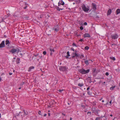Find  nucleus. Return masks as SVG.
Wrapping results in <instances>:
<instances>
[{
	"label": "nucleus",
	"mask_w": 120,
	"mask_h": 120,
	"mask_svg": "<svg viewBox=\"0 0 120 120\" xmlns=\"http://www.w3.org/2000/svg\"><path fill=\"white\" fill-rule=\"evenodd\" d=\"M14 46H12L11 48H13V49H11L9 51V52H11V53L14 54L15 53L18 54L19 52H21V51L18 48H16L15 49Z\"/></svg>",
	"instance_id": "1"
},
{
	"label": "nucleus",
	"mask_w": 120,
	"mask_h": 120,
	"mask_svg": "<svg viewBox=\"0 0 120 120\" xmlns=\"http://www.w3.org/2000/svg\"><path fill=\"white\" fill-rule=\"evenodd\" d=\"M90 71L89 69H88L86 70L83 69H82L80 70L79 71L82 74H85L88 73Z\"/></svg>",
	"instance_id": "2"
},
{
	"label": "nucleus",
	"mask_w": 120,
	"mask_h": 120,
	"mask_svg": "<svg viewBox=\"0 0 120 120\" xmlns=\"http://www.w3.org/2000/svg\"><path fill=\"white\" fill-rule=\"evenodd\" d=\"M88 8H87L84 4H83L82 6V8L85 12H87L89 10V8L87 6Z\"/></svg>",
	"instance_id": "3"
},
{
	"label": "nucleus",
	"mask_w": 120,
	"mask_h": 120,
	"mask_svg": "<svg viewBox=\"0 0 120 120\" xmlns=\"http://www.w3.org/2000/svg\"><path fill=\"white\" fill-rule=\"evenodd\" d=\"M68 69L65 66H60L59 68L60 71H64L67 70Z\"/></svg>",
	"instance_id": "4"
},
{
	"label": "nucleus",
	"mask_w": 120,
	"mask_h": 120,
	"mask_svg": "<svg viewBox=\"0 0 120 120\" xmlns=\"http://www.w3.org/2000/svg\"><path fill=\"white\" fill-rule=\"evenodd\" d=\"M119 36L117 34H114L112 35L111 37L112 39H115L118 38Z\"/></svg>",
	"instance_id": "5"
},
{
	"label": "nucleus",
	"mask_w": 120,
	"mask_h": 120,
	"mask_svg": "<svg viewBox=\"0 0 120 120\" xmlns=\"http://www.w3.org/2000/svg\"><path fill=\"white\" fill-rule=\"evenodd\" d=\"M5 41L4 40L2 41L1 43L0 44V48H4L5 47Z\"/></svg>",
	"instance_id": "6"
},
{
	"label": "nucleus",
	"mask_w": 120,
	"mask_h": 120,
	"mask_svg": "<svg viewBox=\"0 0 120 120\" xmlns=\"http://www.w3.org/2000/svg\"><path fill=\"white\" fill-rule=\"evenodd\" d=\"M23 112L24 113V114L23 115H21L23 117L28 115V113L27 110L25 111V110H23Z\"/></svg>",
	"instance_id": "7"
},
{
	"label": "nucleus",
	"mask_w": 120,
	"mask_h": 120,
	"mask_svg": "<svg viewBox=\"0 0 120 120\" xmlns=\"http://www.w3.org/2000/svg\"><path fill=\"white\" fill-rule=\"evenodd\" d=\"M92 7L93 9L94 10H95L97 9V6L96 4L94 3H93L92 4Z\"/></svg>",
	"instance_id": "8"
},
{
	"label": "nucleus",
	"mask_w": 120,
	"mask_h": 120,
	"mask_svg": "<svg viewBox=\"0 0 120 120\" xmlns=\"http://www.w3.org/2000/svg\"><path fill=\"white\" fill-rule=\"evenodd\" d=\"M83 36L84 38H90V35L88 33H85Z\"/></svg>",
	"instance_id": "9"
},
{
	"label": "nucleus",
	"mask_w": 120,
	"mask_h": 120,
	"mask_svg": "<svg viewBox=\"0 0 120 120\" xmlns=\"http://www.w3.org/2000/svg\"><path fill=\"white\" fill-rule=\"evenodd\" d=\"M100 110L99 109H96L94 113H95V114L97 116H99L98 115V112H100Z\"/></svg>",
	"instance_id": "10"
},
{
	"label": "nucleus",
	"mask_w": 120,
	"mask_h": 120,
	"mask_svg": "<svg viewBox=\"0 0 120 120\" xmlns=\"http://www.w3.org/2000/svg\"><path fill=\"white\" fill-rule=\"evenodd\" d=\"M112 12V10L111 9H109L107 12V15H110Z\"/></svg>",
	"instance_id": "11"
},
{
	"label": "nucleus",
	"mask_w": 120,
	"mask_h": 120,
	"mask_svg": "<svg viewBox=\"0 0 120 120\" xmlns=\"http://www.w3.org/2000/svg\"><path fill=\"white\" fill-rule=\"evenodd\" d=\"M34 68V67L33 66H30L29 68L28 71L29 72H30L31 71V70L33 69Z\"/></svg>",
	"instance_id": "12"
},
{
	"label": "nucleus",
	"mask_w": 120,
	"mask_h": 120,
	"mask_svg": "<svg viewBox=\"0 0 120 120\" xmlns=\"http://www.w3.org/2000/svg\"><path fill=\"white\" fill-rule=\"evenodd\" d=\"M116 15H118L119 14H120V9L118 8L116 11Z\"/></svg>",
	"instance_id": "13"
},
{
	"label": "nucleus",
	"mask_w": 120,
	"mask_h": 120,
	"mask_svg": "<svg viewBox=\"0 0 120 120\" xmlns=\"http://www.w3.org/2000/svg\"><path fill=\"white\" fill-rule=\"evenodd\" d=\"M56 9L57 11H60V10H62L64 9L63 8H60L56 6Z\"/></svg>",
	"instance_id": "14"
},
{
	"label": "nucleus",
	"mask_w": 120,
	"mask_h": 120,
	"mask_svg": "<svg viewBox=\"0 0 120 120\" xmlns=\"http://www.w3.org/2000/svg\"><path fill=\"white\" fill-rule=\"evenodd\" d=\"M20 59L19 58H16V63L17 64H18L20 63Z\"/></svg>",
	"instance_id": "15"
},
{
	"label": "nucleus",
	"mask_w": 120,
	"mask_h": 120,
	"mask_svg": "<svg viewBox=\"0 0 120 120\" xmlns=\"http://www.w3.org/2000/svg\"><path fill=\"white\" fill-rule=\"evenodd\" d=\"M67 56H65V57L67 59L69 58L68 56H70V55L69 54V52L68 51L67 52Z\"/></svg>",
	"instance_id": "16"
},
{
	"label": "nucleus",
	"mask_w": 120,
	"mask_h": 120,
	"mask_svg": "<svg viewBox=\"0 0 120 120\" xmlns=\"http://www.w3.org/2000/svg\"><path fill=\"white\" fill-rule=\"evenodd\" d=\"M10 42L9 41L8 39L6 40L5 41V44L6 45H8L10 44Z\"/></svg>",
	"instance_id": "17"
},
{
	"label": "nucleus",
	"mask_w": 120,
	"mask_h": 120,
	"mask_svg": "<svg viewBox=\"0 0 120 120\" xmlns=\"http://www.w3.org/2000/svg\"><path fill=\"white\" fill-rule=\"evenodd\" d=\"M84 63L86 64V65H88L89 64V63L88 60H86L84 61Z\"/></svg>",
	"instance_id": "18"
},
{
	"label": "nucleus",
	"mask_w": 120,
	"mask_h": 120,
	"mask_svg": "<svg viewBox=\"0 0 120 120\" xmlns=\"http://www.w3.org/2000/svg\"><path fill=\"white\" fill-rule=\"evenodd\" d=\"M53 30H54L55 31L58 32L59 31V29L58 28H56L54 27L53 28Z\"/></svg>",
	"instance_id": "19"
},
{
	"label": "nucleus",
	"mask_w": 120,
	"mask_h": 120,
	"mask_svg": "<svg viewBox=\"0 0 120 120\" xmlns=\"http://www.w3.org/2000/svg\"><path fill=\"white\" fill-rule=\"evenodd\" d=\"M93 69L92 71L93 72L95 73H97V71L96 70V68H93Z\"/></svg>",
	"instance_id": "20"
},
{
	"label": "nucleus",
	"mask_w": 120,
	"mask_h": 120,
	"mask_svg": "<svg viewBox=\"0 0 120 120\" xmlns=\"http://www.w3.org/2000/svg\"><path fill=\"white\" fill-rule=\"evenodd\" d=\"M38 113L41 116H43V113L42 112H41L40 111H38Z\"/></svg>",
	"instance_id": "21"
},
{
	"label": "nucleus",
	"mask_w": 120,
	"mask_h": 120,
	"mask_svg": "<svg viewBox=\"0 0 120 120\" xmlns=\"http://www.w3.org/2000/svg\"><path fill=\"white\" fill-rule=\"evenodd\" d=\"M59 2H60V3H61V5H64L65 3L63 1V0H60L59 1Z\"/></svg>",
	"instance_id": "22"
},
{
	"label": "nucleus",
	"mask_w": 120,
	"mask_h": 120,
	"mask_svg": "<svg viewBox=\"0 0 120 120\" xmlns=\"http://www.w3.org/2000/svg\"><path fill=\"white\" fill-rule=\"evenodd\" d=\"M110 58L111 60H112L114 61L115 60H116V59L115 57H110Z\"/></svg>",
	"instance_id": "23"
},
{
	"label": "nucleus",
	"mask_w": 120,
	"mask_h": 120,
	"mask_svg": "<svg viewBox=\"0 0 120 120\" xmlns=\"http://www.w3.org/2000/svg\"><path fill=\"white\" fill-rule=\"evenodd\" d=\"M91 110L93 112V113H94L96 110L95 108L92 107L91 108Z\"/></svg>",
	"instance_id": "24"
},
{
	"label": "nucleus",
	"mask_w": 120,
	"mask_h": 120,
	"mask_svg": "<svg viewBox=\"0 0 120 120\" xmlns=\"http://www.w3.org/2000/svg\"><path fill=\"white\" fill-rule=\"evenodd\" d=\"M75 57H76V58H77V57H79L80 56V55L79 54H78L77 53H75Z\"/></svg>",
	"instance_id": "25"
},
{
	"label": "nucleus",
	"mask_w": 120,
	"mask_h": 120,
	"mask_svg": "<svg viewBox=\"0 0 120 120\" xmlns=\"http://www.w3.org/2000/svg\"><path fill=\"white\" fill-rule=\"evenodd\" d=\"M78 86H79L81 87L83 86V83H82L81 84L79 83L78 84Z\"/></svg>",
	"instance_id": "26"
},
{
	"label": "nucleus",
	"mask_w": 120,
	"mask_h": 120,
	"mask_svg": "<svg viewBox=\"0 0 120 120\" xmlns=\"http://www.w3.org/2000/svg\"><path fill=\"white\" fill-rule=\"evenodd\" d=\"M49 50L51 51V52H55L54 50L53 49L50 48Z\"/></svg>",
	"instance_id": "27"
},
{
	"label": "nucleus",
	"mask_w": 120,
	"mask_h": 120,
	"mask_svg": "<svg viewBox=\"0 0 120 120\" xmlns=\"http://www.w3.org/2000/svg\"><path fill=\"white\" fill-rule=\"evenodd\" d=\"M84 49L85 50H88L89 49V47L88 46H86L85 47Z\"/></svg>",
	"instance_id": "28"
},
{
	"label": "nucleus",
	"mask_w": 120,
	"mask_h": 120,
	"mask_svg": "<svg viewBox=\"0 0 120 120\" xmlns=\"http://www.w3.org/2000/svg\"><path fill=\"white\" fill-rule=\"evenodd\" d=\"M115 86H112V87H111L110 88V90H113L114 89V88H115Z\"/></svg>",
	"instance_id": "29"
},
{
	"label": "nucleus",
	"mask_w": 120,
	"mask_h": 120,
	"mask_svg": "<svg viewBox=\"0 0 120 120\" xmlns=\"http://www.w3.org/2000/svg\"><path fill=\"white\" fill-rule=\"evenodd\" d=\"M25 6L24 8V9H26V8H27L28 4L26 3H25Z\"/></svg>",
	"instance_id": "30"
},
{
	"label": "nucleus",
	"mask_w": 120,
	"mask_h": 120,
	"mask_svg": "<svg viewBox=\"0 0 120 120\" xmlns=\"http://www.w3.org/2000/svg\"><path fill=\"white\" fill-rule=\"evenodd\" d=\"M87 94L89 95H91L92 94V93L91 92H90L89 91H88L87 92Z\"/></svg>",
	"instance_id": "31"
},
{
	"label": "nucleus",
	"mask_w": 120,
	"mask_h": 120,
	"mask_svg": "<svg viewBox=\"0 0 120 120\" xmlns=\"http://www.w3.org/2000/svg\"><path fill=\"white\" fill-rule=\"evenodd\" d=\"M96 101H94L93 102V103H92V104H93V106H95L96 105Z\"/></svg>",
	"instance_id": "32"
},
{
	"label": "nucleus",
	"mask_w": 120,
	"mask_h": 120,
	"mask_svg": "<svg viewBox=\"0 0 120 120\" xmlns=\"http://www.w3.org/2000/svg\"><path fill=\"white\" fill-rule=\"evenodd\" d=\"M72 45L73 46H75L76 47H77L78 46L76 45V44L74 42L72 44Z\"/></svg>",
	"instance_id": "33"
},
{
	"label": "nucleus",
	"mask_w": 120,
	"mask_h": 120,
	"mask_svg": "<svg viewBox=\"0 0 120 120\" xmlns=\"http://www.w3.org/2000/svg\"><path fill=\"white\" fill-rule=\"evenodd\" d=\"M75 35H76V36L77 37H80L81 36V35L80 34H77V32L75 34Z\"/></svg>",
	"instance_id": "34"
},
{
	"label": "nucleus",
	"mask_w": 120,
	"mask_h": 120,
	"mask_svg": "<svg viewBox=\"0 0 120 120\" xmlns=\"http://www.w3.org/2000/svg\"><path fill=\"white\" fill-rule=\"evenodd\" d=\"M101 118L99 117H97L96 118L95 120H101Z\"/></svg>",
	"instance_id": "35"
},
{
	"label": "nucleus",
	"mask_w": 120,
	"mask_h": 120,
	"mask_svg": "<svg viewBox=\"0 0 120 120\" xmlns=\"http://www.w3.org/2000/svg\"><path fill=\"white\" fill-rule=\"evenodd\" d=\"M64 90V89L62 90H58V91H59V92L60 93H62V91Z\"/></svg>",
	"instance_id": "36"
},
{
	"label": "nucleus",
	"mask_w": 120,
	"mask_h": 120,
	"mask_svg": "<svg viewBox=\"0 0 120 120\" xmlns=\"http://www.w3.org/2000/svg\"><path fill=\"white\" fill-rule=\"evenodd\" d=\"M47 52L46 51H44L43 52V54L44 55H46V54Z\"/></svg>",
	"instance_id": "37"
},
{
	"label": "nucleus",
	"mask_w": 120,
	"mask_h": 120,
	"mask_svg": "<svg viewBox=\"0 0 120 120\" xmlns=\"http://www.w3.org/2000/svg\"><path fill=\"white\" fill-rule=\"evenodd\" d=\"M19 115V113H17L15 114V117H16V116H18Z\"/></svg>",
	"instance_id": "38"
},
{
	"label": "nucleus",
	"mask_w": 120,
	"mask_h": 120,
	"mask_svg": "<svg viewBox=\"0 0 120 120\" xmlns=\"http://www.w3.org/2000/svg\"><path fill=\"white\" fill-rule=\"evenodd\" d=\"M80 29L81 30H82L83 29V27L82 26H81L80 27Z\"/></svg>",
	"instance_id": "39"
},
{
	"label": "nucleus",
	"mask_w": 120,
	"mask_h": 120,
	"mask_svg": "<svg viewBox=\"0 0 120 120\" xmlns=\"http://www.w3.org/2000/svg\"><path fill=\"white\" fill-rule=\"evenodd\" d=\"M87 114H89V116L91 115V112H90L88 111L87 112Z\"/></svg>",
	"instance_id": "40"
},
{
	"label": "nucleus",
	"mask_w": 120,
	"mask_h": 120,
	"mask_svg": "<svg viewBox=\"0 0 120 120\" xmlns=\"http://www.w3.org/2000/svg\"><path fill=\"white\" fill-rule=\"evenodd\" d=\"M81 106L82 107H83V108H84V109H85L86 108V107H85V106L84 105H81Z\"/></svg>",
	"instance_id": "41"
},
{
	"label": "nucleus",
	"mask_w": 120,
	"mask_h": 120,
	"mask_svg": "<svg viewBox=\"0 0 120 120\" xmlns=\"http://www.w3.org/2000/svg\"><path fill=\"white\" fill-rule=\"evenodd\" d=\"M79 24L80 25H83V24H82V22H80V21H79Z\"/></svg>",
	"instance_id": "42"
},
{
	"label": "nucleus",
	"mask_w": 120,
	"mask_h": 120,
	"mask_svg": "<svg viewBox=\"0 0 120 120\" xmlns=\"http://www.w3.org/2000/svg\"><path fill=\"white\" fill-rule=\"evenodd\" d=\"M38 54H34L33 55L34 56H35V57H37V56H38Z\"/></svg>",
	"instance_id": "43"
},
{
	"label": "nucleus",
	"mask_w": 120,
	"mask_h": 120,
	"mask_svg": "<svg viewBox=\"0 0 120 120\" xmlns=\"http://www.w3.org/2000/svg\"><path fill=\"white\" fill-rule=\"evenodd\" d=\"M71 50H72L74 52L75 51V50L72 47H71Z\"/></svg>",
	"instance_id": "44"
},
{
	"label": "nucleus",
	"mask_w": 120,
	"mask_h": 120,
	"mask_svg": "<svg viewBox=\"0 0 120 120\" xmlns=\"http://www.w3.org/2000/svg\"><path fill=\"white\" fill-rule=\"evenodd\" d=\"M109 73L108 72H106L105 73V75L106 76H108L109 75Z\"/></svg>",
	"instance_id": "45"
},
{
	"label": "nucleus",
	"mask_w": 120,
	"mask_h": 120,
	"mask_svg": "<svg viewBox=\"0 0 120 120\" xmlns=\"http://www.w3.org/2000/svg\"><path fill=\"white\" fill-rule=\"evenodd\" d=\"M24 18L26 19H27L29 18V17H28L26 16H25L24 17Z\"/></svg>",
	"instance_id": "46"
},
{
	"label": "nucleus",
	"mask_w": 120,
	"mask_h": 120,
	"mask_svg": "<svg viewBox=\"0 0 120 120\" xmlns=\"http://www.w3.org/2000/svg\"><path fill=\"white\" fill-rule=\"evenodd\" d=\"M39 56V59H41V58L42 57V55L41 54V55H38V56Z\"/></svg>",
	"instance_id": "47"
},
{
	"label": "nucleus",
	"mask_w": 120,
	"mask_h": 120,
	"mask_svg": "<svg viewBox=\"0 0 120 120\" xmlns=\"http://www.w3.org/2000/svg\"><path fill=\"white\" fill-rule=\"evenodd\" d=\"M58 6H60L61 5V3L59 2L58 3Z\"/></svg>",
	"instance_id": "48"
},
{
	"label": "nucleus",
	"mask_w": 120,
	"mask_h": 120,
	"mask_svg": "<svg viewBox=\"0 0 120 120\" xmlns=\"http://www.w3.org/2000/svg\"><path fill=\"white\" fill-rule=\"evenodd\" d=\"M75 55H74V56H71V57L72 58V59H74L75 58Z\"/></svg>",
	"instance_id": "49"
},
{
	"label": "nucleus",
	"mask_w": 120,
	"mask_h": 120,
	"mask_svg": "<svg viewBox=\"0 0 120 120\" xmlns=\"http://www.w3.org/2000/svg\"><path fill=\"white\" fill-rule=\"evenodd\" d=\"M87 23L86 22H85L83 23V24L85 25H87Z\"/></svg>",
	"instance_id": "50"
},
{
	"label": "nucleus",
	"mask_w": 120,
	"mask_h": 120,
	"mask_svg": "<svg viewBox=\"0 0 120 120\" xmlns=\"http://www.w3.org/2000/svg\"><path fill=\"white\" fill-rule=\"evenodd\" d=\"M105 114L104 115V116H100L99 117L101 118V120L102 119V118L104 117H105Z\"/></svg>",
	"instance_id": "51"
},
{
	"label": "nucleus",
	"mask_w": 120,
	"mask_h": 120,
	"mask_svg": "<svg viewBox=\"0 0 120 120\" xmlns=\"http://www.w3.org/2000/svg\"><path fill=\"white\" fill-rule=\"evenodd\" d=\"M87 79H89V80H90L91 79V78L90 77H88L87 78Z\"/></svg>",
	"instance_id": "52"
},
{
	"label": "nucleus",
	"mask_w": 120,
	"mask_h": 120,
	"mask_svg": "<svg viewBox=\"0 0 120 120\" xmlns=\"http://www.w3.org/2000/svg\"><path fill=\"white\" fill-rule=\"evenodd\" d=\"M83 41V39H81L79 40V41L81 42H82Z\"/></svg>",
	"instance_id": "53"
},
{
	"label": "nucleus",
	"mask_w": 120,
	"mask_h": 120,
	"mask_svg": "<svg viewBox=\"0 0 120 120\" xmlns=\"http://www.w3.org/2000/svg\"><path fill=\"white\" fill-rule=\"evenodd\" d=\"M104 117H105V118L103 119L104 120H106L107 119V117H105V116Z\"/></svg>",
	"instance_id": "54"
},
{
	"label": "nucleus",
	"mask_w": 120,
	"mask_h": 120,
	"mask_svg": "<svg viewBox=\"0 0 120 120\" xmlns=\"http://www.w3.org/2000/svg\"><path fill=\"white\" fill-rule=\"evenodd\" d=\"M46 115H47V114L46 113H44V114H43V116H46Z\"/></svg>",
	"instance_id": "55"
},
{
	"label": "nucleus",
	"mask_w": 120,
	"mask_h": 120,
	"mask_svg": "<svg viewBox=\"0 0 120 120\" xmlns=\"http://www.w3.org/2000/svg\"><path fill=\"white\" fill-rule=\"evenodd\" d=\"M24 84V82H23L21 84V85L22 86Z\"/></svg>",
	"instance_id": "56"
},
{
	"label": "nucleus",
	"mask_w": 120,
	"mask_h": 120,
	"mask_svg": "<svg viewBox=\"0 0 120 120\" xmlns=\"http://www.w3.org/2000/svg\"><path fill=\"white\" fill-rule=\"evenodd\" d=\"M109 101H108V102H107V103H106V104H105V105H109Z\"/></svg>",
	"instance_id": "57"
},
{
	"label": "nucleus",
	"mask_w": 120,
	"mask_h": 120,
	"mask_svg": "<svg viewBox=\"0 0 120 120\" xmlns=\"http://www.w3.org/2000/svg\"><path fill=\"white\" fill-rule=\"evenodd\" d=\"M111 45H117H117H116V44H115L114 43V44H111Z\"/></svg>",
	"instance_id": "58"
},
{
	"label": "nucleus",
	"mask_w": 120,
	"mask_h": 120,
	"mask_svg": "<svg viewBox=\"0 0 120 120\" xmlns=\"http://www.w3.org/2000/svg\"><path fill=\"white\" fill-rule=\"evenodd\" d=\"M96 18H99V16L96 15Z\"/></svg>",
	"instance_id": "59"
},
{
	"label": "nucleus",
	"mask_w": 120,
	"mask_h": 120,
	"mask_svg": "<svg viewBox=\"0 0 120 120\" xmlns=\"http://www.w3.org/2000/svg\"><path fill=\"white\" fill-rule=\"evenodd\" d=\"M90 87H87V90L88 91L90 89Z\"/></svg>",
	"instance_id": "60"
},
{
	"label": "nucleus",
	"mask_w": 120,
	"mask_h": 120,
	"mask_svg": "<svg viewBox=\"0 0 120 120\" xmlns=\"http://www.w3.org/2000/svg\"><path fill=\"white\" fill-rule=\"evenodd\" d=\"M112 100H111L109 102V103L110 104H111L112 103Z\"/></svg>",
	"instance_id": "61"
},
{
	"label": "nucleus",
	"mask_w": 120,
	"mask_h": 120,
	"mask_svg": "<svg viewBox=\"0 0 120 120\" xmlns=\"http://www.w3.org/2000/svg\"><path fill=\"white\" fill-rule=\"evenodd\" d=\"M62 114L64 116H65L66 115L64 113H62Z\"/></svg>",
	"instance_id": "62"
},
{
	"label": "nucleus",
	"mask_w": 120,
	"mask_h": 120,
	"mask_svg": "<svg viewBox=\"0 0 120 120\" xmlns=\"http://www.w3.org/2000/svg\"><path fill=\"white\" fill-rule=\"evenodd\" d=\"M75 52H73L72 53V55H75Z\"/></svg>",
	"instance_id": "63"
},
{
	"label": "nucleus",
	"mask_w": 120,
	"mask_h": 120,
	"mask_svg": "<svg viewBox=\"0 0 120 120\" xmlns=\"http://www.w3.org/2000/svg\"><path fill=\"white\" fill-rule=\"evenodd\" d=\"M9 75H12V73H9Z\"/></svg>",
	"instance_id": "64"
}]
</instances>
